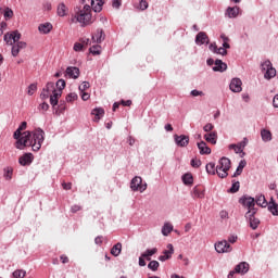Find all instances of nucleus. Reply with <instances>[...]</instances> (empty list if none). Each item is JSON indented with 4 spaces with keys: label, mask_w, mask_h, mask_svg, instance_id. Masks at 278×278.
Instances as JSON below:
<instances>
[{
    "label": "nucleus",
    "mask_w": 278,
    "mask_h": 278,
    "mask_svg": "<svg viewBox=\"0 0 278 278\" xmlns=\"http://www.w3.org/2000/svg\"><path fill=\"white\" fill-rule=\"evenodd\" d=\"M45 142V130L37 128L33 131L26 130L22 132V137L15 142V147L23 151L25 147H31L33 151H40Z\"/></svg>",
    "instance_id": "1"
},
{
    "label": "nucleus",
    "mask_w": 278,
    "mask_h": 278,
    "mask_svg": "<svg viewBox=\"0 0 278 278\" xmlns=\"http://www.w3.org/2000/svg\"><path fill=\"white\" fill-rule=\"evenodd\" d=\"M92 9L86 4L81 10L75 11V18L80 25L86 26L92 24Z\"/></svg>",
    "instance_id": "2"
},
{
    "label": "nucleus",
    "mask_w": 278,
    "mask_h": 278,
    "mask_svg": "<svg viewBox=\"0 0 278 278\" xmlns=\"http://www.w3.org/2000/svg\"><path fill=\"white\" fill-rule=\"evenodd\" d=\"M229 168H231V160L222 157L216 165V173L220 179H225L229 175Z\"/></svg>",
    "instance_id": "3"
},
{
    "label": "nucleus",
    "mask_w": 278,
    "mask_h": 278,
    "mask_svg": "<svg viewBox=\"0 0 278 278\" xmlns=\"http://www.w3.org/2000/svg\"><path fill=\"white\" fill-rule=\"evenodd\" d=\"M262 72L264 73V79L270 81L277 77V70L273 66L270 61H265L261 64Z\"/></svg>",
    "instance_id": "4"
},
{
    "label": "nucleus",
    "mask_w": 278,
    "mask_h": 278,
    "mask_svg": "<svg viewBox=\"0 0 278 278\" xmlns=\"http://www.w3.org/2000/svg\"><path fill=\"white\" fill-rule=\"evenodd\" d=\"M130 190L132 192H144L147 190V182L142 181V177L136 176L130 181Z\"/></svg>",
    "instance_id": "5"
},
{
    "label": "nucleus",
    "mask_w": 278,
    "mask_h": 278,
    "mask_svg": "<svg viewBox=\"0 0 278 278\" xmlns=\"http://www.w3.org/2000/svg\"><path fill=\"white\" fill-rule=\"evenodd\" d=\"M240 203L248 208L245 214H257V210H255V198L243 197L240 199Z\"/></svg>",
    "instance_id": "6"
},
{
    "label": "nucleus",
    "mask_w": 278,
    "mask_h": 278,
    "mask_svg": "<svg viewBox=\"0 0 278 278\" xmlns=\"http://www.w3.org/2000/svg\"><path fill=\"white\" fill-rule=\"evenodd\" d=\"M21 33L18 30L9 31L4 35V42L9 46L16 45L21 42Z\"/></svg>",
    "instance_id": "7"
},
{
    "label": "nucleus",
    "mask_w": 278,
    "mask_h": 278,
    "mask_svg": "<svg viewBox=\"0 0 278 278\" xmlns=\"http://www.w3.org/2000/svg\"><path fill=\"white\" fill-rule=\"evenodd\" d=\"M215 251L216 253H231L233 248H231V244H229L227 240H223L215 243Z\"/></svg>",
    "instance_id": "8"
},
{
    "label": "nucleus",
    "mask_w": 278,
    "mask_h": 278,
    "mask_svg": "<svg viewBox=\"0 0 278 278\" xmlns=\"http://www.w3.org/2000/svg\"><path fill=\"white\" fill-rule=\"evenodd\" d=\"M11 47V54L13 55V58H17L22 49L27 48V43L25 41H17L16 43H13Z\"/></svg>",
    "instance_id": "9"
},
{
    "label": "nucleus",
    "mask_w": 278,
    "mask_h": 278,
    "mask_svg": "<svg viewBox=\"0 0 278 278\" xmlns=\"http://www.w3.org/2000/svg\"><path fill=\"white\" fill-rule=\"evenodd\" d=\"M174 140L177 147H186L187 144H190V137L186 135H175Z\"/></svg>",
    "instance_id": "10"
},
{
    "label": "nucleus",
    "mask_w": 278,
    "mask_h": 278,
    "mask_svg": "<svg viewBox=\"0 0 278 278\" xmlns=\"http://www.w3.org/2000/svg\"><path fill=\"white\" fill-rule=\"evenodd\" d=\"M229 88L231 92H242V80L240 78H232Z\"/></svg>",
    "instance_id": "11"
},
{
    "label": "nucleus",
    "mask_w": 278,
    "mask_h": 278,
    "mask_svg": "<svg viewBox=\"0 0 278 278\" xmlns=\"http://www.w3.org/2000/svg\"><path fill=\"white\" fill-rule=\"evenodd\" d=\"M90 8L93 12H101L103 10V5H105V0H89Z\"/></svg>",
    "instance_id": "12"
},
{
    "label": "nucleus",
    "mask_w": 278,
    "mask_h": 278,
    "mask_svg": "<svg viewBox=\"0 0 278 278\" xmlns=\"http://www.w3.org/2000/svg\"><path fill=\"white\" fill-rule=\"evenodd\" d=\"M195 45H210V38L207 37V34L200 31L197 36H195Z\"/></svg>",
    "instance_id": "13"
},
{
    "label": "nucleus",
    "mask_w": 278,
    "mask_h": 278,
    "mask_svg": "<svg viewBox=\"0 0 278 278\" xmlns=\"http://www.w3.org/2000/svg\"><path fill=\"white\" fill-rule=\"evenodd\" d=\"M245 218H248L251 229L255 230L260 227V220L255 217V213L245 214Z\"/></svg>",
    "instance_id": "14"
},
{
    "label": "nucleus",
    "mask_w": 278,
    "mask_h": 278,
    "mask_svg": "<svg viewBox=\"0 0 278 278\" xmlns=\"http://www.w3.org/2000/svg\"><path fill=\"white\" fill-rule=\"evenodd\" d=\"M225 14L228 18H238V15L240 14V8L239 7H228L226 9Z\"/></svg>",
    "instance_id": "15"
},
{
    "label": "nucleus",
    "mask_w": 278,
    "mask_h": 278,
    "mask_svg": "<svg viewBox=\"0 0 278 278\" xmlns=\"http://www.w3.org/2000/svg\"><path fill=\"white\" fill-rule=\"evenodd\" d=\"M21 166H29L34 162V154L26 153L18 159Z\"/></svg>",
    "instance_id": "16"
},
{
    "label": "nucleus",
    "mask_w": 278,
    "mask_h": 278,
    "mask_svg": "<svg viewBox=\"0 0 278 278\" xmlns=\"http://www.w3.org/2000/svg\"><path fill=\"white\" fill-rule=\"evenodd\" d=\"M235 273L238 275H247L249 273V263L241 262L235 267Z\"/></svg>",
    "instance_id": "17"
},
{
    "label": "nucleus",
    "mask_w": 278,
    "mask_h": 278,
    "mask_svg": "<svg viewBox=\"0 0 278 278\" xmlns=\"http://www.w3.org/2000/svg\"><path fill=\"white\" fill-rule=\"evenodd\" d=\"M65 74L68 75L71 79L79 78V67L70 66L66 68Z\"/></svg>",
    "instance_id": "18"
},
{
    "label": "nucleus",
    "mask_w": 278,
    "mask_h": 278,
    "mask_svg": "<svg viewBox=\"0 0 278 278\" xmlns=\"http://www.w3.org/2000/svg\"><path fill=\"white\" fill-rule=\"evenodd\" d=\"M92 116H94L93 121L94 123H99L102 118V116H105V110L101 108H96L91 111Z\"/></svg>",
    "instance_id": "19"
},
{
    "label": "nucleus",
    "mask_w": 278,
    "mask_h": 278,
    "mask_svg": "<svg viewBox=\"0 0 278 278\" xmlns=\"http://www.w3.org/2000/svg\"><path fill=\"white\" fill-rule=\"evenodd\" d=\"M213 71L215 73H225V71H227V63L223 62L222 60H216Z\"/></svg>",
    "instance_id": "20"
},
{
    "label": "nucleus",
    "mask_w": 278,
    "mask_h": 278,
    "mask_svg": "<svg viewBox=\"0 0 278 278\" xmlns=\"http://www.w3.org/2000/svg\"><path fill=\"white\" fill-rule=\"evenodd\" d=\"M267 210L270 212V214H273V216H278V204L275 201V198H270Z\"/></svg>",
    "instance_id": "21"
},
{
    "label": "nucleus",
    "mask_w": 278,
    "mask_h": 278,
    "mask_svg": "<svg viewBox=\"0 0 278 278\" xmlns=\"http://www.w3.org/2000/svg\"><path fill=\"white\" fill-rule=\"evenodd\" d=\"M198 149L200 151V155H210V153H212V149L207 147V143H205V141L199 142Z\"/></svg>",
    "instance_id": "22"
},
{
    "label": "nucleus",
    "mask_w": 278,
    "mask_h": 278,
    "mask_svg": "<svg viewBox=\"0 0 278 278\" xmlns=\"http://www.w3.org/2000/svg\"><path fill=\"white\" fill-rule=\"evenodd\" d=\"M25 129H27V122H23L13 135V138L17 140V142L23 138V134L21 131H25Z\"/></svg>",
    "instance_id": "23"
},
{
    "label": "nucleus",
    "mask_w": 278,
    "mask_h": 278,
    "mask_svg": "<svg viewBox=\"0 0 278 278\" xmlns=\"http://www.w3.org/2000/svg\"><path fill=\"white\" fill-rule=\"evenodd\" d=\"M204 140L206 142H210L211 144H216V142L218 140V132L212 131V132L205 134Z\"/></svg>",
    "instance_id": "24"
},
{
    "label": "nucleus",
    "mask_w": 278,
    "mask_h": 278,
    "mask_svg": "<svg viewBox=\"0 0 278 278\" xmlns=\"http://www.w3.org/2000/svg\"><path fill=\"white\" fill-rule=\"evenodd\" d=\"M254 203H256V205L260 207H268L269 205V202L266 201V197L264 194L256 195Z\"/></svg>",
    "instance_id": "25"
},
{
    "label": "nucleus",
    "mask_w": 278,
    "mask_h": 278,
    "mask_svg": "<svg viewBox=\"0 0 278 278\" xmlns=\"http://www.w3.org/2000/svg\"><path fill=\"white\" fill-rule=\"evenodd\" d=\"M261 138L263 142H270L273 140V132L266 128H263L261 130Z\"/></svg>",
    "instance_id": "26"
},
{
    "label": "nucleus",
    "mask_w": 278,
    "mask_h": 278,
    "mask_svg": "<svg viewBox=\"0 0 278 278\" xmlns=\"http://www.w3.org/2000/svg\"><path fill=\"white\" fill-rule=\"evenodd\" d=\"M92 40L93 42L101 45V41L105 40V34L103 33V29H98L96 34L92 36Z\"/></svg>",
    "instance_id": "27"
},
{
    "label": "nucleus",
    "mask_w": 278,
    "mask_h": 278,
    "mask_svg": "<svg viewBox=\"0 0 278 278\" xmlns=\"http://www.w3.org/2000/svg\"><path fill=\"white\" fill-rule=\"evenodd\" d=\"M191 194L193 199H203L205 197V190L200 187H194Z\"/></svg>",
    "instance_id": "28"
},
{
    "label": "nucleus",
    "mask_w": 278,
    "mask_h": 278,
    "mask_svg": "<svg viewBox=\"0 0 278 278\" xmlns=\"http://www.w3.org/2000/svg\"><path fill=\"white\" fill-rule=\"evenodd\" d=\"M60 97H62V91H58V90H54L52 92V96H50V103L53 108H55V105H58V101H59Z\"/></svg>",
    "instance_id": "29"
},
{
    "label": "nucleus",
    "mask_w": 278,
    "mask_h": 278,
    "mask_svg": "<svg viewBox=\"0 0 278 278\" xmlns=\"http://www.w3.org/2000/svg\"><path fill=\"white\" fill-rule=\"evenodd\" d=\"M51 29H53V25H51V23H43L38 26V30L41 34H50Z\"/></svg>",
    "instance_id": "30"
},
{
    "label": "nucleus",
    "mask_w": 278,
    "mask_h": 278,
    "mask_svg": "<svg viewBox=\"0 0 278 278\" xmlns=\"http://www.w3.org/2000/svg\"><path fill=\"white\" fill-rule=\"evenodd\" d=\"M121 251H123V243L118 242L111 249V255L118 257L121 255Z\"/></svg>",
    "instance_id": "31"
},
{
    "label": "nucleus",
    "mask_w": 278,
    "mask_h": 278,
    "mask_svg": "<svg viewBox=\"0 0 278 278\" xmlns=\"http://www.w3.org/2000/svg\"><path fill=\"white\" fill-rule=\"evenodd\" d=\"M157 253V248H153L151 250H146L144 253L141 254V257H144L148 260V262H151V257Z\"/></svg>",
    "instance_id": "32"
},
{
    "label": "nucleus",
    "mask_w": 278,
    "mask_h": 278,
    "mask_svg": "<svg viewBox=\"0 0 278 278\" xmlns=\"http://www.w3.org/2000/svg\"><path fill=\"white\" fill-rule=\"evenodd\" d=\"M58 16H66L67 12H68V8L66 7V4H64V2H61L58 5Z\"/></svg>",
    "instance_id": "33"
},
{
    "label": "nucleus",
    "mask_w": 278,
    "mask_h": 278,
    "mask_svg": "<svg viewBox=\"0 0 278 278\" xmlns=\"http://www.w3.org/2000/svg\"><path fill=\"white\" fill-rule=\"evenodd\" d=\"M175 253V248L173 247V243L167 244L166 250L163 251V255L167 256L169 260L173 257Z\"/></svg>",
    "instance_id": "34"
},
{
    "label": "nucleus",
    "mask_w": 278,
    "mask_h": 278,
    "mask_svg": "<svg viewBox=\"0 0 278 278\" xmlns=\"http://www.w3.org/2000/svg\"><path fill=\"white\" fill-rule=\"evenodd\" d=\"M244 166H247V161L245 160L240 161V163L233 174V177H238L239 175H242V170H244Z\"/></svg>",
    "instance_id": "35"
},
{
    "label": "nucleus",
    "mask_w": 278,
    "mask_h": 278,
    "mask_svg": "<svg viewBox=\"0 0 278 278\" xmlns=\"http://www.w3.org/2000/svg\"><path fill=\"white\" fill-rule=\"evenodd\" d=\"M173 231V224L165 223L162 227L163 236H168Z\"/></svg>",
    "instance_id": "36"
},
{
    "label": "nucleus",
    "mask_w": 278,
    "mask_h": 278,
    "mask_svg": "<svg viewBox=\"0 0 278 278\" xmlns=\"http://www.w3.org/2000/svg\"><path fill=\"white\" fill-rule=\"evenodd\" d=\"M205 168H206V173L208 175H217L215 163H207Z\"/></svg>",
    "instance_id": "37"
},
{
    "label": "nucleus",
    "mask_w": 278,
    "mask_h": 278,
    "mask_svg": "<svg viewBox=\"0 0 278 278\" xmlns=\"http://www.w3.org/2000/svg\"><path fill=\"white\" fill-rule=\"evenodd\" d=\"M228 149L231 151H235V153H242V155H241V157H244V155H245V153L244 152H242V150L240 149V146H238V143L236 144V143H231V144H229L228 146Z\"/></svg>",
    "instance_id": "38"
},
{
    "label": "nucleus",
    "mask_w": 278,
    "mask_h": 278,
    "mask_svg": "<svg viewBox=\"0 0 278 278\" xmlns=\"http://www.w3.org/2000/svg\"><path fill=\"white\" fill-rule=\"evenodd\" d=\"M182 181L186 186H190L192 185V181H194V179L192 178V175L191 174H185L182 176Z\"/></svg>",
    "instance_id": "39"
},
{
    "label": "nucleus",
    "mask_w": 278,
    "mask_h": 278,
    "mask_svg": "<svg viewBox=\"0 0 278 278\" xmlns=\"http://www.w3.org/2000/svg\"><path fill=\"white\" fill-rule=\"evenodd\" d=\"M148 268L150 270H153V273H155V270H157L160 268V262L157 261H151L149 264H148Z\"/></svg>",
    "instance_id": "40"
},
{
    "label": "nucleus",
    "mask_w": 278,
    "mask_h": 278,
    "mask_svg": "<svg viewBox=\"0 0 278 278\" xmlns=\"http://www.w3.org/2000/svg\"><path fill=\"white\" fill-rule=\"evenodd\" d=\"M56 88H58L56 92H62V90H64V88H66V81L64 79H59L56 81Z\"/></svg>",
    "instance_id": "41"
},
{
    "label": "nucleus",
    "mask_w": 278,
    "mask_h": 278,
    "mask_svg": "<svg viewBox=\"0 0 278 278\" xmlns=\"http://www.w3.org/2000/svg\"><path fill=\"white\" fill-rule=\"evenodd\" d=\"M89 51L92 53V55H101V46H93L89 49Z\"/></svg>",
    "instance_id": "42"
},
{
    "label": "nucleus",
    "mask_w": 278,
    "mask_h": 278,
    "mask_svg": "<svg viewBox=\"0 0 278 278\" xmlns=\"http://www.w3.org/2000/svg\"><path fill=\"white\" fill-rule=\"evenodd\" d=\"M25 275H27V271H25L23 269H17V270L13 271L14 278H25Z\"/></svg>",
    "instance_id": "43"
},
{
    "label": "nucleus",
    "mask_w": 278,
    "mask_h": 278,
    "mask_svg": "<svg viewBox=\"0 0 278 278\" xmlns=\"http://www.w3.org/2000/svg\"><path fill=\"white\" fill-rule=\"evenodd\" d=\"M238 190H240V181L233 182L231 188L228 190V192L236 194V192H238Z\"/></svg>",
    "instance_id": "44"
},
{
    "label": "nucleus",
    "mask_w": 278,
    "mask_h": 278,
    "mask_svg": "<svg viewBox=\"0 0 278 278\" xmlns=\"http://www.w3.org/2000/svg\"><path fill=\"white\" fill-rule=\"evenodd\" d=\"M90 88V83L83 81L81 85L78 87L79 92H86Z\"/></svg>",
    "instance_id": "45"
},
{
    "label": "nucleus",
    "mask_w": 278,
    "mask_h": 278,
    "mask_svg": "<svg viewBox=\"0 0 278 278\" xmlns=\"http://www.w3.org/2000/svg\"><path fill=\"white\" fill-rule=\"evenodd\" d=\"M36 90H38V86L36 84H31L28 86L27 94L31 97L36 92Z\"/></svg>",
    "instance_id": "46"
},
{
    "label": "nucleus",
    "mask_w": 278,
    "mask_h": 278,
    "mask_svg": "<svg viewBox=\"0 0 278 278\" xmlns=\"http://www.w3.org/2000/svg\"><path fill=\"white\" fill-rule=\"evenodd\" d=\"M77 99H78V96L75 92L67 94L66 97L67 103H73V101H77Z\"/></svg>",
    "instance_id": "47"
},
{
    "label": "nucleus",
    "mask_w": 278,
    "mask_h": 278,
    "mask_svg": "<svg viewBox=\"0 0 278 278\" xmlns=\"http://www.w3.org/2000/svg\"><path fill=\"white\" fill-rule=\"evenodd\" d=\"M12 168L8 167L7 169H4V179H7V181L12 180Z\"/></svg>",
    "instance_id": "48"
},
{
    "label": "nucleus",
    "mask_w": 278,
    "mask_h": 278,
    "mask_svg": "<svg viewBox=\"0 0 278 278\" xmlns=\"http://www.w3.org/2000/svg\"><path fill=\"white\" fill-rule=\"evenodd\" d=\"M12 16H14V11H12V9L7 8L4 10V18L5 21H8V18H12Z\"/></svg>",
    "instance_id": "49"
},
{
    "label": "nucleus",
    "mask_w": 278,
    "mask_h": 278,
    "mask_svg": "<svg viewBox=\"0 0 278 278\" xmlns=\"http://www.w3.org/2000/svg\"><path fill=\"white\" fill-rule=\"evenodd\" d=\"M55 90V85L53 83H48L43 92H53Z\"/></svg>",
    "instance_id": "50"
},
{
    "label": "nucleus",
    "mask_w": 278,
    "mask_h": 278,
    "mask_svg": "<svg viewBox=\"0 0 278 278\" xmlns=\"http://www.w3.org/2000/svg\"><path fill=\"white\" fill-rule=\"evenodd\" d=\"M237 144L240 148V150L242 152H244L245 147L249 144V139L243 138V140L241 142L237 143Z\"/></svg>",
    "instance_id": "51"
},
{
    "label": "nucleus",
    "mask_w": 278,
    "mask_h": 278,
    "mask_svg": "<svg viewBox=\"0 0 278 278\" xmlns=\"http://www.w3.org/2000/svg\"><path fill=\"white\" fill-rule=\"evenodd\" d=\"M149 8V2H147V0H140V3H139V10H147Z\"/></svg>",
    "instance_id": "52"
},
{
    "label": "nucleus",
    "mask_w": 278,
    "mask_h": 278,
    "mask_svg": "<svg viewBox=\"0 0 278 278\" xmlns=\"http://www.w3.org/2000/svg\"><path fill=\"white\" fill-rule=\"evenodd\" d=\"M219 218H222V220H227L229 218V212L223 210L219 212Z\"/></svg>",
    "instance_id": "53"
},
{
    "label": "nucleus",
    "mask_w": 278,
    "mask_h": 278,
    "mask_svg": "<svg viewBox=\"0 0 278 278\" xmlns=\"http://www.w3.org/2000/svg\"><path fill=\"white\" fill-rule=\"evenodd\" d=\"M214 129V126L212 125V123H207L204 127H203V131H205L206 134H210V131H212Z\"/></svg>",
    "instance_id": "54"
},
{
    "label": "nucleus",
    "mask_w": 278,
    "mask_h": 278,
    "mask_svg": "<svg viewBox=\"0 0 278 278\" xmlns=\"http://www.w3.org/2000/svg\"><path fill=\"white\" fill-rule=\"evenodd\" d=\"M122 1L123 0H113L112 8H114L115 10H118V8H121V5L123 4Z\"/></svg>",
    "instance_id": "55"
},
{
    "label": "nucleus",
    "mask_w": 278,
    "mask_h": 278,
    "mask_svg": "<svg viewBox=\"0 0 278 278\" xmlns=\"http://www.w3.org/2000/svg\"><path fill=\"white\" fill-rule=\"evenodd\" d=\"M191 166L193 168H199V166H201V160H198V159L191 160Z\"/></svg>",
    "instance_id": "56"
},
{
    "label": "nucleus",
    "mask_w": 278,
    "mask_h": 278,
    "mask_svg": "<svg viewBox=\"0 0 278 278\" xmlns=\"http://www.w3.org/2000/svg\"><path fill=\"white\" fill-rule=\"evenodd\" d=\"M230 244H236V242H238V236L236 235H231L228 237V241Z\"/></svg>",
    "instance_id": "57"
},
{
    "label": "nucleus",
    "mask_w": 278,
    "mask_h": 278,
    "mask_svg": "<svg viewBox=\"0 0 278 278\" xmlns=\"http://www.w3.org/2000/svg\"><path fill=\"white\" fill-rule=\"evenodd\" d=\"M74 51L76 52L84 51V45L79 42L74 43Z\"/></svg>",
    "instance_id": "58"
},
{
    "label": "nucleus",
    "mask_w": 278,
    "mask_h": 278,
    "mask_svg": "<svg viewBox=\"0 0 278 278\" xmlns=\"http://www.w3.org/2000/svg\"><path fill=\"white\" fill-rule=\"evenodd\" d=\"M205 93H203V91H200V90H197V89H193L191 91V96L192 97H203Z\"/></svg>",
    "instance_id": "59"
},
{
    "label": "nucleus",
    "mask_w": 278,
    "mask_h": 278,
    "mask_svg": "<svg viewBox=\"0 0 278 278\" xmlns=\"http://www.w3.org/2000/svg\"><path fill=\"white\" fill-rule=\"evenodd\" d=\"M80 97L83 101H88V99H90V93L83 91L80 92Z\"/></svg>",
    "instance_id": "60"
},
{
    "label": "nucleus",
    "mask_w": 278,
    "mask_h": 278,
    "mask_svg": "<svg viewBox=\"0 0 278 278\" xmlns=\"http://www.w3.org/2000/svg\"><path fill=\"white\" fill-rule=\"evenodd\" d=\"M215 53H217L218 55H227V50L220 47V48H217Z\"/></svg>",
    "instance_id": "61"
},
{
    "label": "nucleus",
    "mask_w": 278,
    "mask_h": 278,
    "mask_svg": "<svg viewBox=\"0 0 278 278\" xmlns=\"http://www.w3.org/2000/svg\"><path fill=\"white\" fill-rule=\"evenodd\" d=\"M81 210V206L75 204L71 207V212H73V214H76V212H79Z\"/></svg>",
    "instance_id": "62"
},
{
    "label": "nucleus",
    "mask_w": 278,
    "mask_h": 278,
    "mask_svg": "<svg viewBox=\"0 0 278 278\" xmlns=\"http://www.w3.org/2000/svg\"><path fill=\"white\" fill-rule=\"evenodd\" d=\"M40 110H43V112H47L49 110V104L47 102H43L39 105Z\"/></svg>",
    "instance_id": "63"
},
{
    "label": "nucleus",
    "mask_w": 278,
    "mask_h": 278,
    "mask_svg": "<svg viewBox=\"0 0 278 278\" xmlns=\"http://www.w3.org/2000/svg\"><path fill=\"white\" fill-rule=\"evenodd\" d=\"M273 105L274 108H278V94H276L273 99Z\"/></svg>",
    "instance_id": "64"
}]
</instances>
